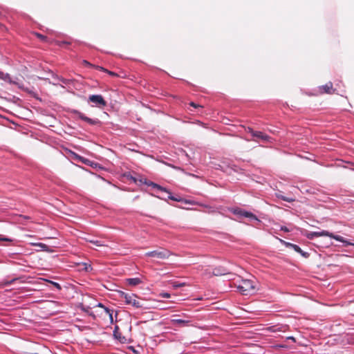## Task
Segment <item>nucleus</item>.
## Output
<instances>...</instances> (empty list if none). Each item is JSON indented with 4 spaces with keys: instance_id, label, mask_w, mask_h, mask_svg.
<instances>
[{
    "instance_id": "obj_4",
    "label": "nucleus",
    "mask_w": 354,
    "mask_h": 354,
    "mask_svg": "<svg viewBox=\"0 0 354 354\" xmlns=\"http://www.w3.org/2000/svg\"><path fill=\"white\" fill-rule=\"evenodd\" d=\"M122 297L124 299L126 304L132 305L136 308H140L142 305L137 300V296L135 294H128L122 292Z\"/></svg>"
},
{
    "instance_id": "obj_20",
    "label": "nucleus",
    "mask_w": 354,
    "mask_h": 354,
    "mask_svg": "<svg viewBox=\"0 0 354 354\" xmlns=\"http://www.w3.org/2000/svg\"><path fill=\"white\" fill-rule=\"evenodd\" d=\"M186 285L185 283L183 282H178V281H174L172 283V286L174 288H181V287H183Z\"/></svg>"
},
{
    "instance_id": "obj_31",
    "label": "nucleus",
    "mask_w": 354,
    "mask_h": 354,
    "mask_svg": "<svg viewBox=\"0 0 354 354\" xmlns=\"http://www.w3.org/2000/svg\"><path fill=\"white\" fill-rule=\"evenodd\" d=\"M97 307H100V308H104V310H105V308H107L106 306H105L104 304H102V303H99L97 305Z\"/></svg>"
},
{
    "instance_id": "obj_35",
    "label": "nucleus",
    "mask_w": 354,
    "mask_h": 354,
    "mask_svg": "<svg viewBox=\"0 0 354 354\" xmlns=\"http://www.w3.org/2000/svg\"><path fill=\"white\" fill-rule=\"evenodd\" d=\"M97 68L101 70V71H106V69H104L103 67H101V66H97Z\"/></svg>"
},
{
    "instance_id": "obj_8",
    "label": "nucleus",
    "mask_w": 354,
    "mask_h": 354,
    "mask_svg": "<svg viewBox=\"0 0 354 354\" xmlns=\"http://www.w3.org/2000/svg\"><path fill=\"white\" fill-rule=\"evenodd\" d=\"M280 241L282 242L287 248H291L297 253H299L302 257L305 258H308L309 257V253L303 251L299 245L289 242H286L281 239H280Z\"/></svg>"
},
{
    "instance_id": "obj_15",
    "label": "nucleus",
    "mask_w": 354,
    "mask_h": 354,
    "mask_svg": "<svg viewBox=\"0 0 354 354\" xmlns=\"http://www.w3.org/2000/svg\"><path fill=\"white\" fill-rule=\"evenodd\" d=\"M0 80H2L6 82H8L10 84L14 83V82L12 80V78L10 75V74L7 73H3L2 71H0Z\"/></svg>"
},
{
    "instance_id": "obj_28",
    "label": "nucleus",
    "mask_w": 354,
    "mask_h": 354,
    "mask_svg": "<svg viewBox=\"0 0 354 354\" xmlns=\"http://www.w3.org/2000/svg\"><path fill=\"white\" fill-rule=\"evenodd\" d=\"M83 63L85 66H93V65L86 60H84Z\"/></svg>"
},
{
    "instance_id": "obj_2",
    "label": "nucleus",
    "mask_w": 354,
    "mask_h": 354,
    "mask_svg": "<svg viewBox=\"0 0 354 354\" xmlns=\"http://www.w3.org/2000/svg\"><path fill=\"white\" fill-rule=\"evenodd\" d=\"M236 287L241 294L248 295L254 292L255 282L250 279H241Z\"/></svg>"
},
{
    "instance_id": "obj_36",
    "label": "nucleus",
    "mask_w": 354,
    "mask_h": 354,
    "mask_svg": "<svg viewBox=\"0 0 354 354\" xmlns=\"http://www.w3.org/2000/svg\"><path fill=\"white\" fill-rule=\"evenodd\" d=\"M111 75H114V73L113 72H109Z\"/></svg>"
},
{
    "instance_id": "obj_11",
    "label": "nucleus",
    "mask_w": 354,
    "mask_h": 354,
    "mask_svg": "<svg viewBox=\"0 0 354 354\" xmlns=\"http://www.w3.org/2000/svg\"><path fill=\"white\" fill-rule=\"evenodd\" d=\"M171 323L174 326H187L190 323V321L188 319H173L171 320Z\"/></svg>"
},
{
    "instance_id": "obj_13",
    "label": "nucleus",
    "mask_w": 354,
    "mask_h": 354,
    "mask_svg": "<svg viewBox=\"0 0 354 354\" xmlns=\"http://www.w3.org/2000/svg\"><path fill=\"white\" fill-rule=\"evenodd\" d=\"M127 283L131 286H136L142 283V280L138 277L129 278L127 279Z\"/></svg>"
},
{
    "instance_id": "obj_12",
    "label": "nucleus",
    "mask_w": 354,
    "mask_h": 354,
    "mask_svg": "<svg viewBox=\"0 0 354 354\" xmlns=\"http://www.w3.org/2000/svg\"><path fill=\"white\" fill-rule=\"evenodd\" d=\"M252 136L257 138H259L264 141H270L271 138L268 135L262 133L261 131H256L255 133H252Z\"/></svg>"
},
{
    "instance_id": "obj_10",
    "label": "nucleus",
    "mask_w": 354,
    "mask_h": 354,
    "mask_svg": "<svg viewBox=\"0 0 354 354\" xmlns=\"http://www.w3.org/2000/svg\"><path fill=\"white\" fill-rule=\"evenodd\" d=\"M335 91V89H333V83L331 82H328L325 85L319 86V91L322 94H323V93L331 94Z\"/></svg>"
},
{
    "instance_id": "obj_3",
    "label": "nucleus",
    "mask_w": 354,
    "mask_h": 354,
    "mask_svg": "<svg viewBox=\"0 0 354 354\" xmlns=\"http://www.w3.org/2000/svg\"><path fill=\"white\" fill-rule=\"evenodd\" d=\"M172 253L165 248H161L160 250L149 251L145 253V256L148 257H155L159 259H168Z\"/></svg>"
},
{
    "instance_id": "obj_17",
    "label": "nucleus",
    "mask_w": 354,
    "mask_h": 354,
    "mask_svg": "<svg viewBox=\"0 0 354 354\" xmlns=\"http://www.w3.org/2000/svg\"><path fill=\"white\" fill-rule=\"evenodd\" d=\"M86 241L91 243L97 247L105 245L104 243L100 240H94V239H86Z\"/></svg>"
},
{
    "instance_id": "obj_6",
    "label": "nucleus",
    "mask_w": 354,
    "mask_h": 354,
    "mask_svg": "<svg viewBox=\"0 0 354 354\" xmlns=\"http://www.w3.org/2000/svg\"><path fill=\"white\" fill-rule=\"evenodd\" d=\"M88 102L93 103V106L98 108H103L106 105V102L101 95H89Z\"/></svg>"
},
{
    "instance_id": "obj_19",
    "label": "nucleus",
    "mask_w": 354,
    "mask_h": 354,
    "mask_svg": "<svg viewBox=\"0 0 354 354\" xmlns=\"http://www.w3.org/2000/svg\"><path fill=\"white\" fill-rule=\"evenodd\" d=\"M105 312L107 315H109V319H110V323L111 324H113V310H111L110 308H105Z\"/></svg>"
},
{
    "instance_id": "obj_23",
    "label": "nucleus",
    "mask_w": 354,
    "mask_h": 354,
    "mask_svg": "<svg viewBox=\"0 0 354 354\" xmlns=\"http://www.w3.org/2000/svg\"><path fill=\"white\" fill-rule=\"evenodd\" d=\"M0 241H8V242H11L12 241V240L10 238H8V237H6V236H3L2 235H0Z\"/></svg>"
},
{
    "instance_id": "obj_27",
    "label": "nucleus",
    "mask_w": 354,
    "mask_h": 354,
    "mask_svg": "<svg viewBox=\"0 0 354 354\" xmlns=\"http://www.w3.org/2000/svg\"><path fill=\"white\" fill-rule=\"evenodd\" d=\"M162 296L164 298H169L170 297V295L169 293H167V292L162 293Z\"/></svg>"
},
{
    "instance_id": "obj_18",
    "label": "nucleus",
    "mask_w": 354,
    "mask_h": 354,
    "mask_svg": "<svg viewBox=\"0 0 354 354\" xmlns=\"http://www.w3.org/2000/svg\"><path fill=\"white\" fill-rule=\"evenodd\" d=\"M34 245L39 247L41 249V250H43V251H48L49 247H48V245H47L45 243H35Z\"/></svg>"
},
{
    "instance_id": "obj_34",
    "label": "nucleus",
    "mask_w": 354,
    "mask_h": 354,
    "mask_svg": "<svg viewBox=\"0 0 354 354\" xmlns=\"http://www.w3.org/2000/svg\"><path fill=\"white\" fill-rule=\"evenodd\" d=\"M351 244H346V243H343L344 246H348V245H353L354 246V243H351L350 242Z\"/></svg>"
},
{
    "instance_id": "obj_7",
    "label": "nucleus",
    "mask_w": 354,
    "mask_h": 354,
    "mask_svg": "<svg viewBox=\"0 0 354 354\" xmlns=\"http://www.w3.org/2000/svg\"><path fill=\"white\" fill-rule=\"evenodd\" d=\"M151 185L152 186V187L156 189L157 190H160L162 193L166 194L167 195L168 199H170V200H172L174 201H177V202H180L182 201V198L180 196H174L171 194V193L169 191H168L166 188H165L156 183H151Z\"/></svg>"
},
{
    "instance_id": "obj_5",
    "label": "nucleus",
    "mask_w": 354,
    "mask_h": 354,
    "mask_svg": "<svg viewBox=\"0 0 354 354\" xmlns=\"http://www.w3.org/2000/svg\"><path fill=\"white\" fill-rule=\"evenodd\" d=\"M72 113L82 121L89 124L90 125H100L101 121L97 118H90L78 110H73Z\"/></svg>"
},
{
    "instance_id": "obj_32",
    "label": "nucleus",
    "mask_w": 354,
    "mask_h": 354,
    "mask_svg": "<svg viewBox=\"0 0 354 354\" xmlns=\"http://www.w3.org/2000/svg\"><path fill=\"white\" fill-rule=\"evenodd\" d=\"M281 230H282L283 232H289V230L286 226H281Z\"/></svg>"
},
{
    "instance_id": "obj_26",
    "label": "nucleus",
    "mask_w": 354,
    "mask_h": 354,
    "mask_svg": "<svg viewBox=\"0 0 354 354\" xmlns=\"http://www.w3.org/2000/svg\"><path fill=\"white\" fill-rule=\"evenodd\" d=\"M77 158L80 160L82 162H84V163H86V162L88 161L87 160H86L85 158L80 156H77Z\"/></svg>"
},
{
    "instance_id": "obj_33",
    "label": "nucleus",
    "mask_w": 354,
    "mask_h": 354,
    "mask_svg": "<svg viewBox=\"0 0 354 354\" xmlns=\"http://www.w3.org/2000/svg\"><path fill=\"white\" fill-rule=\"evenodd\" d=\"M272 328H273V329L272 330L274 331V332H275V331L279 330V328H277V326H272Z\"/></svg>"
},
{
    "instance_id": "obj_24",
    "label": "nucleus",
    "mask_w": 354,
    "mask_h": 354,
    "mask_svg": "<svg viewBox=\"0 0 354 354\" xmlns=\"http://www.w3.org/2000/svg\"><path fill=\"white\" fill-rule=\"evenodd\" d=\"M51 283L57 289V290H61L62 289V287L60 286L59 283H57V282H54V281H51Z\"/></svg>"
},
{
    "instance_id": "obj_25",
    "label": "nucleus",
    "mask_w": 354,
    "mask_h": 354,
    "mask_svg": "<svg viewBox=\"0 0 354 354\" xmlns=\"http://www.w3.org/2000/svg\"><path fill=\"white\" fill-rule=\"evenodd\" d=\"M37 36L43 41H44L46 39V36L41 35L39 33H37Z\"/></svg>"
},
{
    "instance_id": "obj_14",
    "label": "nucleus",
    "mask_w": 354,
    "mask_h": 354,
    "mask_svg": "<svg viewBox=\"0 0 354 354\" xmlns=\"http://www.w3.org/2000/svg\"><path fill=\"white\" fill-rule=\"evenodd\" d=\"M227 273V269L222 267H217L213 270V274L216 276L224 275Z\"/></svg>"
},
{
    "instance_id": "obj_22",
    "label": "nucleus",
    "mask_w": 354,
    "mask_h": 354,
    "mask_svg": "<svg viewBox=\"0 0 354 354\" xmlns=\"http://www.w3.org/2000/svg\"><path fill=\"white\" fill-rule=\"evenodd\" d=\"M158 192H160V195L158 196V198H161V199H163V200H165V201L168 199V198H167V195L166 194L162 193V192L161 191H160V190H158Z\"/></svg>"
},
{
    "instance_id": "obj_29",
    "label": "nucleus",
    "mask_w": 354,
    "mask_h": 354,
    "mask_svg": "<svg viewBox=\"0 0 354 354\" xmlns=\"http://www.w3.org/2000/svg\"><path fill=\"white\" fill-rule=\"evenodd\" d=\"M190 104V106H193V107H194V108H197V107H199V106H200L198 104H196V103H194V102H190V104Z\"/></svg>"
},
{
    "instance_id": "obj_1",
    "label": "nucleus",
    "mask_w": 354,
    "mask_h": 354,
    "mask_svg": "<svg viewBox=\"0 0 354 354\" xmlns=\"http://www.w3.org/2000/svg\"><path fill=\"white\" fill-rule=\"evenodd\" d=\"M306 236L308 239H313L315 237L319 236H328L343 243L351 244L350 241L345 239L344 237L339 235L334 234L333 233H331L326 230L308 232Z\"/></svg>"
},
{
    "instance_id": "obj_30",
    "label": "nucleus",
    "mask_w": 354,
    "mask_h": 354,
    "mask_svg": "<svg viewBox=\"0 0 354 354\" xmlns=\"http://www.w3.org/2000/svg\"><path fill=\"white\" fill-rule=\"evenodd\" d=\"M247 131H248V133H251V135H252V133H255V131H254V130H253L252 128H250V127H248Z\"/></svg>"
},
{
    "instance_id": "obj_21",
    "label": "nucleus",
    "mask_w": 354,
    "mask_h": 354,
    "mask_svg": "<svg viewBox=\"0 0 354 354\" xmlns=\"http://www.w3.org/2000/svg\"><path fill=\"white\" fill-rule=\"evenodd\" d=\"M277 197L284 201L289 202V203L295 201L292 198L286 197V196H284L282 195H277Z\"/></svg>"
},
{
    "instance_id": "obj_16",
    "label": "nucleus",
    "mask_w": 354,
    "mask_h": 354,
    "mask_svg": "<svg viewBox=\"0 0 354 354\" xmlns=\"http://www.w3.org/2000/svg\"><path fill=\"white\" fill-rule=\"evenodd\" d=\"M113 336H114L115 339L119 340L120 342H122V339H124V337H122V335L119 331V327L117 325L115 326V327H114Z\"/></svg>"
},
{
    "instance_id": "obj_9",
    "label": "nucleus",
    "mask_w": 354,
    "mask_h": 354,
    "mask_svg": "<svg viewBox=\"0 0 354 354\" xmlns=\"http://www.w3.org/2000/svg\"><path fill=\"white\" fill-rule=\"evenodd\" d=\"M234 213L235 214L239 215L241 216L248 218H250L251 220L259 221V219L257 217V216L254 215L253 213H252L250 212H248V211L242 210V209H235L234 211Z\"/></svg>"
}]
</instances>
